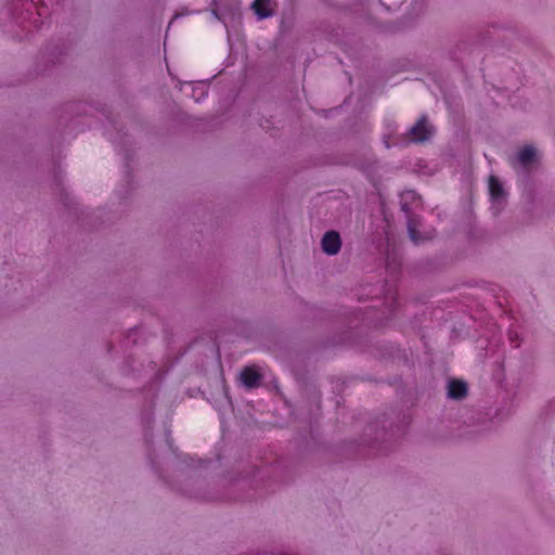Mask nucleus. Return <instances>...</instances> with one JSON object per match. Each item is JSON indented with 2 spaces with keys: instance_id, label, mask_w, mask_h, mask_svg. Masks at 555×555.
I'll return each mask as SVG.
<instances>
[{
  "instance_id": "423d86ee",
  "label": "nucleus",
  "mask_w": 555,
  "mask_h": 555,
  "mask_svg": "<svg viewBox=\"0 0 555 555\" xmlns=\"http://www.w3.org/2000/svg\"><path fill=\"white\" fill-rule=\"evenodd\" d=\"M467 393L466 383L457 379H452L448 384V397L451 399H462Z\"/></svg>"
},
{
  "instance_id": "6e6552de",
  "label": "nucleus",
  "mask_w": 555,
  "mask_h": 555,
  "mask_svg": "<svg viewBox=\"0 0 555 555\" xmlns=\"http://www.w3.org/2000/svg\"><path fill=\"white\" fill-rule=\"evenodd\" d=\"M408 231H409V235H410V238L415 243V244H418L425 240H429L430 238V235H426V236H421L416 230V225L414 223V221L412 219L409 220V223H408Z\"/></svg>"
},
{
  "instance_id": "9b49d317",
  "label": "nucleus",
  "mask_w": 555,
  "mask_h": 555,
  "mask_svg": "<svg viewBox=\"0 0 555 555\" xmlns=\"http://www.w3.org/2000/svg\"><path fill=\"white\" fill-rule=\"evenodd\" d=\"M509 339H511L512 341H514V336H513V333H512V332H509Z\"/></svg>"
},
{
  "instance_id": "9d476101",
  "label": "nucleus",
  "mask_w": 555,
  "mask_h": 555,
  "mask_svg": "<svg viewBox=\"0 0 555 555\" xmlns=\"http://www.w3.org/2000/svg\"><path fill=\"white\" fill-rule=\"evenodd\" d=\"M406 196L413 197V196H414V193H413V192H408V193H406Z\"/></svg>"
},
{
  "instance_id": "f257e3e1",
  "label": "nucleus",
  "mask_w": 555,
  "mask_h": 555,
  "mask_svg": "<svg viewBox=\"0 0 555 555\" xmlns=\"http://www.w3.org/2000/svg\"><path fill=\"white\" fill-rule=\"evenodd\" d=\"M433 133L434 128L428 124L425 117H422L413 127L410 128V130L405 133L403 139H401L400 141L393 140L390 134H385L384 143L386 147H390L399 143H418L428 140L433 135Z\"/></svg>"
},
{
  "instance_id": "f03ea898",
  "label": "nucleus",
  "mask_w": 555,
  "mask_h": 555,
  "mask_svg": "<svg viewBox=\"0 0 555 555\" xmlns=\"http://www.w3.org/2000/svg\"><path fill=\"white\" fill-rule=\"evenodd\" d=\"M489 193L491 198V209L498 214L505 203V192L500 181L494 177L489 178Z\"/></svg>"
},
{
  "instance_id": "1a4fd4ad",
  "label": "nucleus",
  "mask_w": 555,
  "mask_h": 555,
  "mask_svg": "<svg viewBox=\"0 0 555 555\" xmlns=\"http://www.w3.org/2000/svg\"><path fill=\"white\" fill-rule=\"evenodd\" d=\"M190 88L192 89L191 95L194 98V100L196 102H199L207 96V88L205 85H203V83L197 85V86L190 85Z\"/></svg>"
},
{
  "instance_id": "7ed1b4c3",
  "label": "nucleus",
  "mask_w": 555,
  "mask_h": 555,
  "mask_svg": "<svg viewBox=\"0 0 555 555\" xmlns=\"http://www.w3.org/2000/svg\"><path fill=\"white\" fill-rule=\"evenodd\" d=\"M341 246L340 237L337 232H326L322 238V248L327 255H336Z\"/></svg>"
},
{
  "instance_id": "f8f14e48",
  "label": "nucleus",
  "mask_w": 555,
  "mask_h": 555,
  "mask_svg": "<svg viewBox=\"0 0 555 555\" xmlns=\"http://www.w3.org/2000/svg\"><path fill=\"white\" fill-rule=\"evenodd\" d=\"M214 15H215L218 20H220V17L218 16V14H217V11H216V10H214Z\"/></svg>"
},
{
  "instance_id": "20e7f679",
  "label": "nucleus",
  "mask_w": 555,
  "mask_h": 555,
  "mask_svg": "<svg viewBox=\"0 0 555 555\" xmlns=\"http://www.w3.org/2000/svg\"><path fill=\"white\" fill-rule=\"evenodd\" d=\"M538 159L537 150L532 145L521 149L517 155V164L525 169L531 167Z\"/></svg>"
},
{
  "instance_id": "0eeeda50",
  "label": "nucleus",
  "mask_w": 555,
  "mask_h": 555,
  "mask_svg": "<svg viewBox=\"0 0 555 555\" xmlns=\"http://www.w3.org/2000/svg\"><path fill=\"white\" fill-rule=\"evenodd\" d=\"M253 9L259 18H266L272 15V5L269 0H255Z\"/></svg>"
},
{
  "instance_id": "39448f33",
  "label": "nucleus",
  "mask_w": 555,
  "mask_h": 555,
  "mask_svg": "<svg viewBox=\"0 0 555 555\" xmlns=\"http://www.w3.org/2000/svg\"><path fill=\"white\" fill-rule=\"evenodd\" d=\"M241 380L247 388L257 387L261 380V375L254 366H247L241 372Z\"/></svg>"
}]
</instances>
